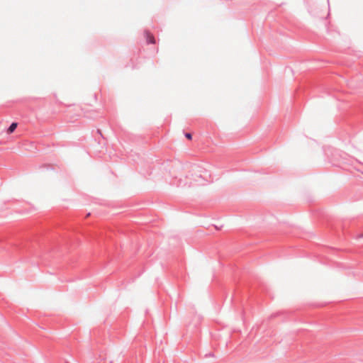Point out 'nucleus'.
Returning <instances> with one entry per match:
<instances>
[{
    "mask_svg": "<svg viewBox=\"0 0 363 363\" xmlns=\"http://www.w3.org/2000/svg\"><path fill=\"white\" fill-rule=\"evenodd\" d=\"M191 180L198 185H203L204 182L211 179L210 172L201 164H194L191 166Z\"/></svg>",
    "mask_w": 363,
    "mask_h": 363,
    "instance_id": "f257e3e1",
    "label": "nucleus"
},
{
    "mask_svg": "<svg viewBox=\"0 0 363 363\" xmlns=\"http://www.w3.org/2000/svg\"><path fill=\"white\" fill-rule=\"evenodd\" d=\"M145 33L146 40L148 44L155 43V40L154 36L149 31L146 30Z\"/></svg>",
    "mask_w": 363,
    "mask_h": 363,
    "instance_id": "f03ea898",
    "label": "nucleus"
},
{
    "mask_svg": "<svg viewBox=\"0 0 363 363\" xmlns=\"http://www.w3.org/2000/svg\"><path fill=\"white\" fill-rule=\"evenodd\" d=\"M18 123L13 122L7 129V133L11 134L16 129Z\"/></svg>",
    "mask_w": 363,
    "mask_h": 363,
    "instance_id": "7ed1b4c3",
    "label": "nucleus"
},
{
    "mask_svg": "<svg viewBox=\"0 0 363 363\" xmlns=\"http://www.w3.org/2000/svg\"><path fill=\"white\" fill-rule=\"evenodd\" d=\"M193 182L191 181L189 182H184V184H182V179H179V184H177L178 186H190L191 185H192Z\"/></svg>",
    "mask_w": 363,
    "mask_h": 363,
    "instance_id": "20e7f679",
    "label": "nucleus"
},
{
    "mask_svg": "<svg viewBox=\"0 0 363 363\" xmlns=\"http://www.w3.org/2000/svg\"><path fill=\"white\" fill-rule=\"evenodd\" d=\"M185 137L189 140H191L192 138V135L190 133H185Z\"/></svg>",
    "mask_w": 363,
    "mask_h": 363,
    "instance_id": "39448f33",
    "label": "nucleus"
},
{
    "mask_svg": "<svg viewBox=\"0 0 363 363\" xmlns=\"http://www.w3.org/2000/svg\"><path fill=\"white\" fill-rule=\"evenodd\" d=\"M207 356H213V354L212 353L206 354V357H207Z\"/></svg>",
    "mask_w": 363,
    "mask_h": 363,
    "instance_id": "423d86ee",
    "label": "nucleus"
}]
</instances>
